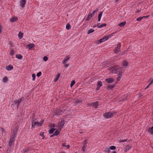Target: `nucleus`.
Segmentation results:
<instances>
[{
	"label": "nucleus",
	"instance_id": "obj_1",
	"mask_svg": "<svg viewBox=\"0 0 153 153\" xmlns=\"http://www.w3.org/2000/svg\"><path fill=\"white\" fill-rule=\"evenodd\" d=\"M112 72L114 73H116L118 72L123 73V71L122 70V68L119 66H115V67H111L110 68Z\"/></svg>",
	"mask_w": 153,
	"mask_h": 153
},
{
	"label": "nucleus",
	"instance_id": "obj_2",
	"mask_svg": "<svg viewBox=\"0 0 153 153\" xmlns=\"http://www.w3.org/2000/svg\"><path fill=\"white\" fill-rule=\"evenodd\" d=\"M32 128H33L34 127L40 126H42V123L36 121V120H32Z\"/></svg>",
	"mask_w": 153,
	"mask_h": 153
},
{
	"label": "nucleus",
	"instance_id": "obj_3",
	"mask_svg": "<svg viewBox=\"0 0 153 153\" xmlns=\"http://www.w3.org/2000/svg\"><path fill=\"white\" fill-rule=\"evenodd\" d=\"M104 116L106 118H110L113 116V113L111 112H106L104 114Z\"/></svg>",
	"mask_w": 153,
	"mask_h": 153
},
{
	"label": "nucleus",
	"instance_id": "obj_4",
	"mask_svg": "<svg viewBox=\"0 0 153 153\" xmlns=\"http://www.w3.org/2000/svg\"><path fill=\"white\" fill-rule=\"evenodd\" d=\"M63 113V111L61 109H56L54 111V115L55 117L62 114Z\"/></svg>",
	"mask_w": 153,
	"mask_h": 153
},
{
	"label": "nucleus",
	"instance_id": "obj_5",
	"mask_svg": "<svg viewBox=\"0 0 153 153\" xmlns=\"http://www.w3.org/2000/svg\"><path fill=\"white\" fill-rule=\"evenodd\" d=\"M26 0H21L20 1V6L22 8H24L26 3Z\"/></svg>",
	"mask_w": 153,
	"mask_h": 153
},
{
	"label": "nucleus",
	"instance_id": "obj_6",
	"mask_svg": "<svg viewBox=\"0 0 153 153\" xmlns=\"http://www.w3.org/2000/svg\"><path fill=\"white\" fill-rule=\"evenodd\" d=\"M64 123L65 122L64 120L62 119L61 121H60L58 123V128L59 129H61L62 127L63 126Z\"/></svg>",
	"mask_w": 153,
	"mask_h": 153
},
{
	"label": "nucleus",
	"instance_id": "obj_7",
	"mask_svg": "<svg viewBox=\"0 0 153 153\" xmlns=\"http://www.w3.org/2000/svg\"><path fill=\"white\" fill-rule=\"evenodd\" d=\"M88 142V140L87 139L85 140L84 141L83 146L82 149V150L83 152H85V148L87 146V144Z\"/></svg>",
	"mask_w": 153,
	"mask_h": 153
},
{
	"label": "nucleus",
	"instance_id": "obj_8",
	"mask_svg": "<svg viewBox=\"0 0 153 153\" xmlns=\"http://www.w3.org/2000/svg\"><path fill=\"white\" fill-rule=\"evenodd\" d=\"M15 140V139H13L10 138V140L8 144L9 147H11L12 146L14 145Z\"/></svg>",
	"mask_w": 153,
	"mask_h": 153
},
{
	"label": "nucleus",
	"instance_id": "obj_9",
	"mask_svg": "<svg viewBox=\"0 0 153 153\" xmlns=\"http://www.w3.org/2000/svg\"><path fill=\"white\" fill-rule=\"evenodd\" d=\"M121 45L120 43L117 46L114 50V52L115 53H117L119 51V50L120 48Z\"/></svg>",
	"mask_w": 153,
	"mask_h": 153
},
{
	"label": "nucleus",
	"instance_id": "obj_10",
	"mask_svg": "<svg viewBox=\"0 0 153 153\" xmlns=\"http://www.w3.org/2000/svg\"><path fill=\"white\" fill-rule=\"evenodd\" d=\"M23 100V98H22L19 100H16L14 102V103L16 105H17V106H18L19 104Z\"/></svg>",
	"mask_w": 153,
	"mask_h": 153
},
{
	"label": "nucleus",
	"instance_id": "obj_11",
	"mask_svg": "<svg viewBox=\"0 0 153 153\" xmlns=\"http://www.w3.org/2000/svg\"><path fill=\"white\" fill-rule=\"evenodd\" d=\"M105 81L108 83H111L114 81V79L112 78H109L106 79Z\"/></svg>",
	"mask_w": 153,
	"mask_h": 153
},
{
	"label": "nucleus",
	"instance_id": "obj_12",
	"mask_svg": "<svg viewBox=\"0 0 153 153\" xmlns=\"http://www.w3.org/2000/svg\"><path fill=\"white\" fill-rule=\"evenodd\" d=\"M90 105L94 107L95 108H97V106L98 105V102L97 101L92 102L90 104Z\"/></svg>",
	"mask_w": 153,
	"mask_h": 153
},
{
	"label": "nucleus",
	"instance_id": "obj_13",
	"mask_svg": "<svg viewBox=\"0 0 153 153\" xmlns=\"http://www.w3.org/2000/svg\"><path fill=\"white\" fill-rule=\"evenodd\" d=\"M122 73H119V74L117 75V77L116 79L117 82H118L120 81L122 76Z\"/></svg>",
	"mask_w": 153,
	"mask_h": 153
},
{
	"label": "nucleus",
	"instance_id": "obj_14",
	"mask_svg": "<svg viewBox=\"0 0 153 153\" xmlns=\"http://www.w3.org/2000/svg\"><path fill=\"white\" fill-rule=\"evenodd\" d=\"M70 57L68 56H66L64 59V61L63 62V64H66L70 60Z\"/></svg>",
	"mask_w": 153,
	"mask_h": 153
},
{
	"label": "nucleus",
	"instance_id": "obj_15",
	"mask_svg": "<svg viewBox=\"0 0 153 153\" xmlns=\"http://www.w3.org/2000/svg\"><path fill=\"white\" fill-rule=\"evenodd\" d=\"M122 65L123 66V67L124 68H126L127 66H128V63L126 61H123L122 62Z\"/></svg>",
	"mask_w": 153,
	"mask_h": 153
},
{
	"label": "nucleus",
	"instance_id": "obj_16",
	"mask_svg": "<svg viewBox=\"0 0 153 153\" xmlns=\"http://www.w3.org/2000/svg\"><path fill=\"white\" fill-rule=\"evenodd\" d=\"M16 132L14 131H13L12 132L11 136L10 137V139H15L16 137Z\"/></svg>",
	"mask_w": 153,
	"mask_h": 153
},
{
	"label": "nucleus",
	"instance_id": "obj_17",
	"mask_svg": "<svg viewBox=\"0 0 153 153\" xmlns=\"http://www.w3.org/2000/svg\"><path fill=\"white\" fill-rule=\"evenodd\" d=\"M94 16L93 14H91L89 13L87 17L86 18V21H88L90 19Z\"/></svg>",
	"mask_w": 153,
	"mask_h": 153
},
{
	"label": "nucleus",
	"instance_id": "obj_18",
	"mask_svg": "<svg viewBox=\"0 0 153 153\" xmlns=\"http://www.w3.org/2000/svg\"><path fill=\"white\" fill-rule=\"evenodd\" d=\"M6 69L8 71H10L13 69V67L11 65H9L6 67Z\"/></svg>",
	"mask_w": 153,
	"mask_h": 153
},
{
	"label": "nucleus",
	"instance_id": "obj_19",
	"mask_svg": "<svg viewBox=\"0 0 153 153\" xmlns=\"http://www.w3.org/2000/svg\"><path fill=\"white\" fill-rule=\"evenodd\" d=\"M18 20V18L16 17H13L10 20V21L12 22H16Z\"/></svg>",
	"mask_w": 153,
	"mask_h": 153
},
{
	"label": "nucleus",
	"instance_id": "obj_20",
	"mask_svg": "<svg viewBox=\"0 0 153 153\" xmlns=\"http://www.w3.org/2000/svg\"><path fill=\"white\" fill-rule=\"evenodd\" d=\"M27 47L30 50L33 48L34 46V45L33 44L30 43V44L27 45Z\"/></svg>",
	"mask_w": 153,
	"mask_h": 153
},
{
	"label": "nucleus",
	"instance_id": "obj_21",
	"mask_svg": "<svg viewBox=\"0 0 153 153\" xmlns=\"http://www.w3.org/2000/svg\"><path fill=\"white\" fill-rule=\"evenodd\" d=\"M106 36H104L103 38H102V39H101L99 41L100 42V43L103 42H104L105 41V40H107V39H106L105 38H106Z\"/></svg>",
	"mask_w": 153,
	"mask_h": 153
},
{
	"label": "nucleus",
	"instance_id": "obj_22",
	"mask_svg": "<svg viewBox=\"0 0 153 153\" xmlns=\"http://www.w3.org/2000/svg\"><path fill=\"white\" fill-rule=\"evenodd\" d=\"M16 57L17 58L19 59H22L23 57L22 56L21 54L16 55Z\"/></svg>",
	"mask_w": 153,
	"mask_h": 153
},
{
	"label": "nucleus",
	"instance_id": "obj_23",
	"mask_svg": "<svg viewBox=\"0 0 153 153\" xmlns=\"http://www.w3.org/2000/svg\"><path fill=\"white\" fill-rule=\"evenodd\" d=\"M114 33H113L111 34L108 36H106L105 38L106 39L108 40V39L111 38L113 36V34Z\"/></svg>",
	"mask_w": 153,
	"mask_h": 153
},
{
	"label": "nucleus",
	"instance_id": "obj_24",
	"mask_svg": "<svg viewBox=\"0 0 153 153\" xmlns=\"http://www.w3.org/2000/svg\"><path fill=\"white\" fill-rule=\"evenodd\" d=\"M106 25V24L105 23H103L102 24V25H97V27L99 28H101L103 27H105Z\"/></svg>",
	"mask_w": 153,
	"mask_h": 153
},
{
	"label": "nucleus",
	"instance_id": "obj_25",
	"mask_svg": "<svg viewBox=\"0 0 153 153\" xmlns=\"http://www.w3.org/2000/svg\"><path fill=\"white\" fill-rule=\"evenodd\" d=\"M60 74H59L57 75L56 76V77L54 79V81L55 82H56L58 80L60 77Z\"/></svg>",
	"mask_w": 153,
	"mask_h": 153
},
{
	"label": "nucleus",
	"instance_id": "obj_26",
	"mask_svg": "<svg viewBox=\"0 0 153 153\" xmlns=\"http://www.w3.org/2000/svg\"><path fill=\"white\" fill-rule=\"evenodd\" d=\"M131 148V146L129 145L125 147V150L126 152H127L128 150L130 149Z\"/></svg>",
	"mask_w": 153,
	"mask_h": 153
},
{
	"label": "nucleus",
	"instance_id": "obj_27",
	"mask_svg": "<svg viewBox=\"0 0 153 153\" xmlns=\"http://www.w3.org/2000/svg\"><path fill=\"white\" fill-rule=\"evenodd\" d=\"M149 131L151 134H153V126L151 128H149Z\"/></svg>",
	"mask_w": 153,
	"mask_h": 153
},
{
	"label": "nucleus",
	"instance_id": "obj_28",
	"mask_svg": "<svg viewBox=\"0 0 153 153\" xmlns=\"http://www.w3.org/2000/svg\"><path fill=\"white\" fill-rule=\"evenodd\" d=\"M23 33H22L21 32H20L18 35L19 38H20V39H22L23 37Z\"/></svg>",
	"mask_w": 153,
	"mask_h": 153
},
{
	"label": "nucleus",
	"instance_id": "obj_29",
	"mask_svg": "<svg viewBox=\"0 0 153 153\" xmlns=\"http://www.w3.org/2000/svg\"><path fill=\"white\" fill-rule=\"evenodd\" d=\"M126 24V22H124L121 23H120L119 24V26L120 27H123Z\"/></svg>",
	"mask_w": 153,
	"mask_h": 153
},
{
	"label": "nucleus",
	"instance_id": "obj_30",
	"mask_svg": "<svg viewBox=\"0 0 153 153\" xmlns=\"http://www.w3.org/2000/svg\"><path fill=\"white\" fill-rule=\"evenodd\" d=\"M55 130V129L54 128L51 129L49 131V133L50 134H52Z\"/></svg>",
	"mask_w": 153,
	"mask_h": 153
},
{
	"label": "nucleus",
	"instance_id": "obj_31",
	"mask_svg": "<svg viewBox=\"0 0 153 153\" xmlns=\"http://www.w3.org/2000/svg\"><path fill=\"white\" fill-rule=\"evenodd\" d=\"M66 28L67 30H69L71 27V26L69 23H68L66 26Z\"/></svg>",
	"mask_w": 153,
	"mask_h": 153
},
{
	"label": "nucleus",
	"instance_id": "obj_32",
	"mask_svg": "<svg viewBox=\"0 0 153 153\" xmlns=\"http://www.w3.org/2000/svg\"><path fill=\"white\" fill-rule=\"evenodd\" d=\"M62 146H63L66 147L68 149L70 147V145H66V143H63L62 144Z\"/></svg>",
	"mask_w": 153,
	"mask_h": 153
},
{
	"label": "nucleus",
	"instance_id": "obj_33",
	"mask_svg": "<svg viewBox=\"0 0 153 153\" xmlns=\"http://www.w3.org/2000/svg\"><path fill=\"white\" fill-rule=\"evenodd\" d=\"M94 31V30L92 29H91L89 30L88 31L87 33L88 34H89L90 33H91L93 32Z\"/></svg>",
	"mask_w": 153,
	"mask_h": 153
},
{
	"label": "nucleus",
	"instance_id": "obj_34",
	"mask_svg": "<svg viewBox=\"0 0 153 153\" xmlns=\"http://www.w3.org/2000/svg\"><path fill=\"white\" fill-rule=\"evenodd\" d=\"M105 153H109L110 152V150L108 148H106L104 151Z\"/></svg>",
	"mask_w": 153,
	"mask_h": 153
},
{
	"label": "nucleus",
	"instance_id": "obj_35",
	"mask_svg": "<svg viewBox=\"0 0 153 153\" xmlns=\"http://www.w3.org/2000/svg\"><path fill=\"white\" fill-rule=\"evenodd\" d=\"M60 132L58 130H56L55 131L54 133H53L54 135H55V136H57L59 134Z\"/></svg>",
	"mask_w": 153,
	"mask_h": 153
},
{
	"label": "nucleus",
	"instance_id": "obj_36",
	"mask_svg": "<svg viewBox=\"0 0 153 153\" xmlns=\"http://www.w3.org/2000/svg\"><path fill=\"white\" fill-rule=\"evenodd\" d=\"M75 83V82L74 80H72L71 82L70 86L71 87H72L73 85Z\"/></svg>",
	"mask_w": 153,
	"mask_h": 153
},
{
	"label": "nucleus",
	"instance_id": "obj_37",
	"mask_svg": "<svg viewBox=\"0 0 153 153\" xmlns=\"http://www.w3.org/2000/svg\"><path fill=\"white\" fill-rule=\"evenodd\" d=\"M102 86V82H101V81L99 82H98V83L97 84V86L100 87Z\"/></svg>",
	"mask_w": 153,
	"mask_h": 153
},
{
	"label": "nucleus",
	"instance_id": "obj_38",
	"mask_svg": "<svg viewBox=\"0 0 153 153\" xmlns=\"http://www.w3.org/2000/svg\"><path fill=\"white\" fill-rule=\"evenodd\" d=\"M8 80V79L7 77L6 76L4 78L3 81L4 82H6Z\"/></svg>",
	"mask_w": 153,
	"mask_h": 153
},
{
	"label": "nucleus",
	"instance_id": "obj_39",
	"mask_svg": "<svg viewBox=\"0 0 153 153\" xmlns=\"http://www.w3.org/2000/svg\"><path fill=\"white\" fill-rule=\"evenodd\" d=\"M116 148V146H111L109 147V149L111 150L114 149H115Z\"/></svg>",
	"mask_w": 153,
	"mask_h": 153
},
{
	"label": "nucleus",
	"instance_id": "obj_40",
	"mask_svg": "<svg viewBox=\"0 0 153 153\" xmlns=\"http://www.w3.org/2000/svg\"><path fill=\"white\" fill-rule=\"evenodd\" d=\"M102 13H103V12L102 11H101L100 12V13H99V15H98V18H101V17L102 16Z\"/></svg>",
	"mask_w": 153,
	"mask_h": 153
},
{
	"label": "nucleus",
	"instance_id": "obj_41",
	"mask_svg": "<svg viewBox=\"0 0 153 153\" xmlns=\"http://www.w3.org/2000/svg\"><path fill=\"white\" fill-rule=\"evenodd\" d=\"M14 51L12 49L10 50V54L11 55H13L14 54Z\"/></svg>",
	"mask_w": 153,
	"mask_h": 153
},
{
	"label": "nucleus",
	"instance_id": "obj_42",
	"mask_svg": "<svg viewBox=\"0 0 153 153\" xmlns=\"http://www.w3.org/2000/svg\"><path fill=\"white\" fill-rule=\"evenodd\" d=\"M48 59V58L46 56H44L43 57V60L45 61H46Z\"/></svg>",
	"mask_w": 153,
	"mask_h": 153
},
{
	"label": "nucleus",
	"instance_id": "obj_43",
	"mask_svg": "<svg viewBox=\"0 0 153 153\" xmlns=\"http://www.w3.org/2000/svg\"><path fill=\"white\" fill-rule=\"evenodd\" d=\"M32 77L33 78L32 80L33 81H34L35 79L36 75L35 74H33L32 75Z\"/></svg>",
	"mask_w": 153,
	"mask_h": 153
},
{
	"label": "nucleus",
	"instance_id": "obj_44",
	"mask_svg": "<svg viewBox=\"0 0 153 153\" xmlns=\"http://www.w3.org/2000/svg\"><path fill=\"white\" fill-rule=\"evenodd\" d=\"M143 17H140L138 18L137 19V21H141L143 19Z\"/></svg>",
	"mask_w": 153,
	"mask_h": 153
},
{
	"label": "nucleus",
	"instance_id": "obj_45",
	"mask_svg": "<svg viewBox=\"0 0 153 153\" xmlns=\"http://www.w3.org/2000/svg\"><path fill=\"white\" fill-rule=\"evenodd\" d=\"M42 74V73L41 72H39L38 73H37L36 74V76L38 77H39Z\"/></svg>",
	"mask_w": 153,
	"mask_h": 153
},
{
	"label": "nucleus",
	"instance_id": "obj_46",
	"mask_svg": "<svg viewBox=\"0 0 153 153\" xmlns=\"http://www.w3.org/2000/svg\"><path fill=\"white\" fill-rule=\"evenodd\" d=\"M40 135L42 137H43V139L44 138V133L43 132H41L40 134Z\"/></svg>",
	"mask_w": 153,
	"mask_h": 153
},
{
	"label": "nucleus",
	"instance_id": "obj_47",
	"mask_svg": "<svg viewBox=\"0 0 153 153\" xmlns=\"http://www.w3.org/2000/svg\"><path fill=\"white\" fill-rule=\"evenodd\" d=\"M114 85H109L108 86V87L109 88H114Z\"/></svg>",
	"mask_w": 153,
	"mask_h": 153
},
{
	"label": "nucleus",
	"instance_id": "obj_48",
	"mask_svg": "<svg viewBox=\"0 0 153 153\" xmlns=\"http://www.w3.org/2000/svg\"><path fill=\"white\" fill-rule=\"evenodd\" d=\"M3 31L2 27L1 25H0V34Z\"/></svg>",
	"mask_w": 153,
	"mask_h": 153
},
{
	"label": "nucleus",
	"instance_id": "obj_49",
	"mask_svg": "<svg viewBox=\"0 0 153 153\" xmlns=\"http://www.w3.org/2000/svg\"><path fill=\"white\" fill-rule=\"evenodd\" d=\"M152 83V82H151L145 88V89H146L148 88H149V87L151 85V84Z\"/></svg>",
	"mask_w": 153,
	"mask_h": 153
},
{
	"label": "nucleus",
	"instance_id": "obj_50",
	"mask_svg": "<svg viewBox=\"0 0 153 153\" xmlns=\"http://www.w3.org/2000/svg\"><path fill=\"white\" fill-rule=\"evenodd\" d=\"M82 101L78 100H76L75 101V102L76 104H79V103H80Z\"/></svg>",
	"mask_w": 153,
	"mask_h": 153
},
{
	"label": "nucleus",
	"instance_id": "obj_51",
	"mask_svg": "<svg viewBox=\"0 0 153 153\" xmlns=\"http://www.w3.org/2000/svg\"><path fill=\"white\" fill-rule=\"evenodd\" d=\"M23 151L24 152H26L29 151V150L28 149H23Z\"/></svg>",
	"mask_w": 153,
	"mask_h": 153
},
{
	"label": "nucleus",
	"instance_id": "obj_52",
	"mask_svg": "<svg viewBox=\"0 0 153 153\" xmlns=\"http://www.w3.org/2000/svg\"><path fill=\"white\" fill-rule=\"evenodd\" d=\"M98 10V9H97L96 10H94V11L93 12L92 14H93V15H94V14L95 13H96Z\"/></svg>",
	"mask_w": 153,
	"mask_h": 153
},
{
	"label": "nucleus",
	"instance_id": "obj_53",
	"mask_svg": "<svg viewBox=\"0 0 153 153\" xmlns=\"http://www.w3.org/2000/svg\"><path fill=\"white\" fill-rule=\"evenodd\" d=\"M64 67L65 68H67V67H68V64H64Z\"/></svg>",
	"mask_w": 153,
	"mask_h": 153
},
{
	"label": "nucleus",
	"instance_id": "obj_54",
	"mask_svg": "<svg viewBox=\"0 0 153 153\" xmlns=\"http://www.w3.org/2000/svg\"><path fill=\"white\" fill-rule=\"evenodd\" d=\"M44 120L43 119H42L41 120V121H40V122H39L40 123H42H42L44 122Z\"/></svg>",
	"mask_w": 153,
	"mask_h": 153
},
{
	"label": "nucleus",
	"instance_id": "obj_55",
	"mask_svg": "<svg viewBox=\"0 0 153 153\" xmlns=\"http://www.w3.org/2000/svg\"><path fill=\"white\" fill-rule=\"evenodd\" d=\"M127 97V95H125L124 96V97H125V98L124 99L125 100H126L127 99V98H126V97Z\"/></svg>",
	"mask_w": 153,
	"mask_h": 153
},
{
	"label": "nucleus",
	"instance_id": "obj_56",
	"mask_svg": "<svg viewBox=\"0 0 153 153\" xmlns=\"http://www.w3.org/2000/svg\"><path fill=\"white\" fill-rule=\"evenodd\" d=\"M1 131L2 133H3V132H4V130L3 128H2L1 129Z\"/></svg>",
	"mask_w": 153,
	"mask_h": 153
},
{
	"label": "nucleus",
	"instance_id": "obj_57",
	"mask_svg": "<svg viewBox=\"0 0 153 153\" xmlns=\"http://www.w3.org/2000/svg\"><path fill=\"white\" fill-rule=\"evenodd\" d=\"M126 141V140H120V142H125Z\"/></svg>",
	"mask_w": 153,
	"mask_h": 153
},
{
	"label": "nucleus",
	"instance_id": "obj_58",
	"mask_svg": "<svg viewBox=\"0 0 153 153\" xmlns=\"http://www.w3.org/2000/svg\"><path fill=\"white\" fill-rule=\"evenodd\" d=\"M149 15L148 16H143V18H147L149 17Z\"/></svg>",
	"mask_w": 153,
	"mask_h": 153
},
{
	"label": "nucleus",
	"instance_id": "obj_59",
	"mask_svg": "<svg viewBox=\"0 0 153 153\" xmlns=\"http://www.w3.org/2000/svg\"><path fill=\"white\" fill-rule=\"evenodd\" d=\"M100 87L97 86V87L96 88V90H98L100 89Z\"/></svg>",
	"mask_w": 153,
	"mask_h": 153
},
{
	"label": "nucleus",
	"instance_id": "obj_60",
	"mask_svg": "<svg viewBox=\"0 0 153 153\" xmlns=\"http://www.w3.org/2000/svg\"><path fill=\"white\" fill-rule=\"evenodd\" d=\"M55 136V135H54V134H53L51 135L50 136V137H53L54 136Z\"/></svg>",
	"mask_w": 153,
	"mask_h": 153
},
{
	"label": "nucleus",
	"instance_id": "obj_61",
	"mask_svg": "<svg viewBox=\"0 0 153 153\" xmlns=\"http://www.w3.org/2000/svg\"><path fill=\"white\" fill-rule=\"evenodd\" d=\"M100 20H101V18H98V21L99 22H100Z\"/></svg>",
	"mask_w": 153,
	"mask_h": 153
},
{
	"label": "nucleus",
	"instance_id": "obj_62",
	"mask_svg": "<svg viewBox=\"0 0 153 153\" xmlns=\"http://www.w3.org/2000/svg\"><path fill=\"white\" fill-rule=\"evenodd\" d=\"M119 1V0H115V2H117L118 1Z\"/></svg>",
	"mask_w": 153,
	"mask_h": 153
},
{
	"label": "nucleus",
	"instance_id": "obj_63",
	"mask_svg": "<svg viewBox=\"0 0 153 153\" xmlns=\"http://www.w3.org/2000/svg\"><path fill=\"white\" fill-rule=\"evenodd\" d=\"M151 16L153 17V13H152L151 14Z\"/></svg>",
	"mask_w": 153,
	"mask_h": 153
},
{
	"label": "nucleus",
	"instance_id": "obj_64",
	"mask_svg": "<svg viewBox=\"0 0 153 153\" xmlns=\"http://www.w3.org/2000/svg\"><path fill=\"white\" fill-rule=\"evenodd\" d=\"M113 153H117V152H113Z\"/></svg>",
	"mask_w": 153,
	"mask_h": 153
}]
</instances>
